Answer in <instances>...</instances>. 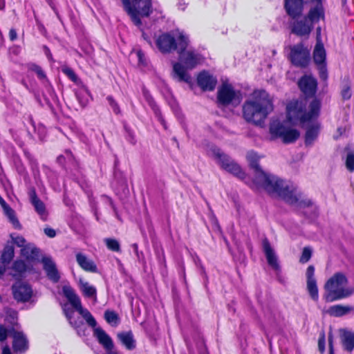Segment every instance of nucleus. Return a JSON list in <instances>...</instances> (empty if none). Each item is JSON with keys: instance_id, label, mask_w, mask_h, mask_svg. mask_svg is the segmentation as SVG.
Wrapping results in <instances>:
<instances>
[{"instance_id": "nucleus-1", "label": "nucleus", "mask_w": 354, "mask_h": 354, "mask_svg": "<svg viewBox=\"0 0 354 354\" xmlns=\"http://www.w3.org/2000/svg\"><path fill=\"white\" fill-rule=\"evenodd\" d=\"M252 181L258 188L276 194L290 204L300 207H309L313 204L310 199L298 192L294 187L269 176L261 169L252 172Z\"/></svg>"}, {"instance_id": "nucleus-2", "label": "nucleus", "mask_w": 354, "mask_h": 354, "mask_svg": "<svg viewBox=\"0 0 354 354\" xmlns=\"http://www.w3.org/2000/svg\"><path fill=\"white\" fill-rule=\"evenodd\" d=\"M274 110L273 98L266 91H254L243 106L244 119L256 125H260Z\"/></svg>"}, {"instance_id": "nucleus-3", "label": "nucleus", "mask_w": 354, "mask_h": 354, "mask_svg": "<svg viewBox=\"0 0 354 354\" xmlns=\"http://www.w3.org/2000/svg\"><path fill=\"white\" fill-rule=\"evenodd\" d=\"M319 107L320 102L314 100L310 104L309 111L306 112L305 104L301 101L292 100L286 102L284 114L278 118L284 122L299 125L317 116Z\"/></svg>"}, {"instance_id": "nucleus-4", "label": "nucleus", "mask_w": 354, "mask_h": 354, "mask_svg": "<svg viewBox=\"0 0 354 354\" xmlns=\"http://www.w3.org/2000/svg\"><path fill=\"white\" fill-rule=\"evenodd\" d=\"M324 298L326 301L348 298L354 294V286L349 283L347 275L337 272L329 277L324 285Z\"/></svg>"}, {"instance_id": "nucleus-5", "label": "nucleus", "mask_w": 354, "mask_h": 354, "mask_svg": "<svg viewBox=\"0 0 354 354\" xmlns=\"http://www.w3.org/2000/svg\"><path fill=\"white\" fill-rule=\"evenodd\" d=\"M297 124L284 122L279 118H272L270 122L269 131L272 136L280 138L284 143L296 141L300 136Z\"/></svg>"}, {"instance_id": "nucleus-6", "label": "nucleus", "mask_w": 354, "mask_h": 354, "mask_svg": "<svg viewBox=\"0 0 354 354\" xmlns=\"http://www.w3.org/2000/svg\"><path fill=\"white\" fill-rule=\"evenodd\" d=\"M156 45L162 53H169L171 50L185 49L188 45L187 38L180 32L165 33L156 40Z\"/></svg>"}, {"instance_id": "nucleus-7", "label": "nucleus", "mask_w": 354, "mask_h": 354, "mask_svg": "<svg viewBox=\"0 0 354 354\" xmlns=\"http://www.w3.org/2000/svg\"><path fill=\"white\" fill-rule=\"evenodd\" d=\"M123 6L136 25L151 12V0H122Z\"/></svg>"}, {"instance_id": "nucleus-8", "label": "nucleus", "mask_w": 354, "mask_h": 354, "mask_svg": "<svg viewBox=\"0 0 354 354\" xmlns=\"http://www.w3.org/2000/svg\"><path fill=\"white\" fill-rule=\"evenodd\" d=\"M323 12L318 4L314 8L310 9L307 17L297 21L292 26V32L299 36L308 35L310 32L314 21L322 17Z\"/></svg>"}, {"instance_id": "nucleus-9", "label": "nucleus", "mask_w": 354, "mask_h": 354, "mask_svg": "<svg viewBox=\"0 0 354 354\" xmlns=\"http://www.w3.org/2000/svg\"><path fill=\"white\" fill-rule=\"evenodd\" d=\"M212 152L218 160L221 167L226 171L233 174L240 179H245L246 175L240 165L234 160L223 153L220 149L213 147Z\"/></svg>"}, {"instance_id": "nucleus-10", "label": "nucleus", "mask_w": 354, "mask_h": 354, "mask_svg": "<svg viewBox=\"0 0 354 354\" xmlns=\"http://www.w3.org/2000/svg\"><path fill=\"white\" fill-rule=\"evenodd\" d=\"M241 94L227 82L222 84L218 90V100L224 105H237L241 101Z\"/></svg>"}, {"instance_id": "nucleus-11", "label": "nucleus", "mask_w": 354, "mask_h": 354, "mask_svg": "<svg viewBox=\"0 0 354 354\" xmlns=\"http://www.w3.org/2000/svg\"><path fill=\"white\" fill-rule=\"evenodd\" d=\"M63 292L69 302L83 317L87 324L92 327H95L96 325L95 320L87 310L82 307L80 300L74 290L71 287L64 286L63 288Z\"/></svg>"}, {"instance_id": "nucleus-12", "label": "nucleus", "mask_w": 354, "mask_h": 354, "mask_svg": "<svg viewBox=\"0 0 354 354\" xmlns=\"http://www.w3.org/2000/svg\"><path fill=\"white\" fill-rule=\"evenodd\" d=\"M12 295L13 299L18 303L31 302L34 297V292L32 287L24 281H17L12 287Z\"/></svg>"}, {"instance_id": "nucleus-13", "label": "nucleus", "mask_w": 354, "mask_h": 354, "mask_svg": "<svg viewBox=\"0 0 354 354\" xmlns=\"http://www.w3.org/2000/svg\"><path fill=\"white\" fill-rule=\"evenodd\" d=\"M12 241L18 247L22 248L21 250V258L28 259L29 260L33 261L35 258V255H39V250L30 243H27L24 237L17 236L15 238L11 236Z\"/></svg>"}, {"instance_id": "nucleus-14", "label": "nucleus", "mask_w": 354, "mask_h": 354, "mask_svg": "<svg viewBox=\"0 0 354 354\" xmlns=\"http://www.w3.org/2000/svg\"><path fill=\"white\" fill-rule=\"evenodd\" d=\"M306 288L310 298L314 301L319 299V288L315 275V267L309 266L306 271Z\"/></svg>"}, {"instance_id": "nucleus-15", "label": "nucleus", "mask_w": 354, "mask_h": 354, "mask_svg": "<svg viewBox=\"0 0 354 354\" xmlns=\"http://www.w3.org/2000/svg\"><path fill=\"white\" fill-rule=\"evenodd\" d=\"M179 49L180 59L188 68H193L196 65L202 63L203 58L192 49L187 48Z\"/></svg>"}, {"instance_id": "nucleus-16", "label": "nucleus", "mask_w": 354, "mask_h": 354, "mask_svg": "<svg viewBox=\"0 0 354 354\" xmlns=\"http://www.w3.org/2000/svg\"><path fill=\"white\" fill-rule=\"evenodd\" d=\"M290 57L294 64L304 66L309 60V50L302 45H297L292 48Z\"/></svg>"}, {"instance_id": "nucleus-17", "label": "nucleus", "mask_w": 354, "mask_h": 354, "mask_svg": "<svg viewBox=\"0 0 354 354\" xmlns=\"http://www.w3.org/2000/svg\"><path fill=\"white\" fill-rule=\"evenodd\" d=\"M39 262V255H35L33 261L28 259H23L16 261L12 266L14 276L20 275L26 271H30L35 269V266Z\"/></svg>"}, {"instance_id": "nucleus-18", "label": "nucleus", "mask_w": 354, "mask_h": 354, "mask_svg": "<svg viewBox=\"0 0 354 354\" xmlns=\"http://www.w3.org/2000/svg\"><path fill=\"white\" fill-rule=\"evenodd\" d=\"M40 261L43 264L44 270H45L48 278L54 282L58 281L59 279V274L56 265L53 259L50 257L46 256L41 257L39 254V261Z\"/></svg>"}, {"instance_id": "nucleus-19", "label": "nucleus", "mask_w": 354, "mask_h": 354, "mask_svg": "<svg viewBox=\"0 0 354 354\" xmlns=\"http://www.w3.org/2000/svg\"><path fill=\"white\" fill-rule=\"evenodd\" d=\"M263 251L268 264L275 271L280 270V266L274 249L268 240L263 241Z\"/></svg>"}, {"instance_id": "nucleus-20", "label": "nucleus", "mask_w": 354, "mask_h": 354, "mask_svg": "<svg viewBox=\"0 0 354 354\" xmlns=\"http://www.w3.org/2000/svg\"><path fill=\"white\" fill-rule=\"evenodd\" d=\"M197 82L199 86L205 91L213 90L217 82L216 79L207 71H203L198 74Z\"/></svg>"}, {"instance_id": "nucleus-21", "label": "nucleus", "mask_w": 354, "mask_h": 354, "mask_svg": "<svg viewBox=\"0 0 354 354\" xmlns=\"http://www.w3.org/2000/svg\"><path fill=\"white\" fill-rule=\"evenodd\" d=\"M354 308L349 305L337 304L333 305L328 308L323 310V314L328 315L331 317H342L351 313Z\"/></svg>"}, {"instance_id": "nucleus-22", "label": "nucleus", "mask_w": 354, "mask_h": 354, "mask_svg": "<svg viewBox=\"0 0 354 354\" xmlns=\"http://www.w3.org/2000/svg\"><path fill=\"white\" fill-rule=\"evenodd\" d=\"M13 338L12 347L15 352H22L27 349L28 342L24 335L15 330L10 331Z\"/></svg>"}, {"instance_id": "nucleus-23", "label": "nucleus", "mask_w": 354, "mask_h": 354, "mask_svg": "<svg viewBox=\"0 0 354 354\" xmlns=\"http://www.w3.org/2000/svg\"><path fill=\"white\" fill-rule=\"evenodd\" d=\"M94 335L106 350L110 353L112 352L111 351L114 346L113 341L102 328H95L94 329Z\"/></svg>"}, {"instance_id": "nucleus-24", "label": "nucleus", "mask_w": 354, "mask_h": 354, "mask_svg": "<svg viewBox=\"0 0 354 354\" xmlns=\"http://www.w3.org/2000/svg\"><path fill=\"white\" fill-rule=\"evenodd\" d=\"M299 86L304 93L312 95L315 91L317 83L311 76L304 75L299 82Z\"/></svg>"}, {"instance_id": "nucleus-25", "label": "nucleus", "mask_w": 354, "mask_h": 354, "mask_svg": "<svg viewBox=\"0 0 354 354\" xmlns=\"http://www.w3.org/2000/svg\"><path fill=\"white\" fill-rule=\"evenodd\" d=\"M117 337L127 350H133L136 348V343L132 332H121L117 334Z\"/></svg>"}, {"instance_id": "nucleus-26", "label": "nucleus", "mask_w": 354, "mask_h": 354, "mask_svg": "<svg viewBox=\"0 0 354 354\" xmlns=\"http://www.w3.org/2000/svg\"><path fill=\"white\" fill-rule=\"evenodd\" d=\"M303 8L302 0H286V8L289 15L295 17L301 14Z\"/></svg>"}, {"instance_id": "nucleus-27", "label": "nucleus", "mask_w": 354, "mask_h": 354, "mask_svg": "<svg viewBox=\"0 0 354 354\" xmlns=\"http://www.w3.org/2000/svg\"><path fill=\"white\" fill-rule=\"evenodd\" d=\"M3 210V213L8 219L9 222L12 225L15 229L20 230L21 225L16 215L15 211L11 208L7 203L1 207Z\"/></svg>"}, {"instance_id": "nucleus-28", "label": "nucleus", "mask_w": 354, "mask_h": 354, "mask_svg": "<svg viewBox=\"0 0 354 354\" xmlns=\"http://www.w3.org/2000/svg\"><path fill=\"white\" fill-rule=\"evenodd\" d=\"M76 260L79 266L86 271L95 272L96 266L92 261L88 259L85 255L82 253L76 254Z\"/></svg>"}, {"instance_id": "nucleus-29", "label": "nucleus", "mask_w": 354, "mask_h": 354, "mask_svg": "<svg viewBox=\"0 0 354 354\" xmlns=\"http://www.w3.org/2000/svg\"><path fill=\"white\" fill-rule=\"evenodd\" d=\"M79 284L80 288L84 296L95 297V299H96V290L93 286L82 279H80Z\"/></svg>"}, {"instance_id": "nucleus-30", "label": "nucleus", "mask_w": 354, "mask_h": 354, "mask_svg": "<svg viewBox=\"0 0 354 354\" xmlns=\"http://www.w3.org/2000/svg\"><path fill=\"white\" fill-rule=\"evenodd\" d=\"M340 334L346 349L351 351L354 347V333L345 330H341Z\"/></svg>"}, {"instance_id": "nucleus-31", "label": "nucleus", "mask_w": 354, "mask_h": 354, "mask_svg": "<svg viewBox=\"0 0 354 354\" xmlns=\"http://www.w3.org/2000/svg\"><path fill=\"white\" fill-rule=\"evenodd\" d=\"M314 60L317 64H322L326 58V52L323 44L317 39L313 53Z\"/></svg>"}, {"instance_id": "nucleus-32", "label": "nucleus", "mask_w": 354, "mask_h": 354, "mask_svg": "<svg viewBox=\"0 0 354 354\" xmlns=\"http://www.w3.org/2000/svg\"><path fill=\"white\" fill-rule=\"evenodd\" d=\"M247 160L252 172L261 169L259 164V156L254 151H250L246 155Z\"/></svg>"}, {"instance_id": "nucleus-33", "label": "nucleus", "mask_w": 354, "mask_h": 354, "mask_svg": "<svg viewBox=\"0 0 354 354\" xmlns=\"http://www.w3.org/2000/svg\"><path fill=\"white\" fill-rule=\"evenodd\" d=\"M174 72L180 81H183L187 83L190 82L191 79L189 75L180 64L177 63L174 65Z\"/></svg>"}, {"instance_id": "nucleus-34", "label": "nucleus", "mask_w": 354, "mask_h": 354, "mask_svg": "<svg viewBox=\"0 0 354 354\" xmlns=\"http://www.w3.org/2000/svg\"><path fill=\"white\" fill-rule=\"evenodd\" d=\"M319 125L317 124L310 126L306 134V142L310 144L317 136Z\"/></svg>"}, {"instance_id": "nucleus-35", "label": "nucleus", "mask_w": 354, "mask_h": 354, "mask_svg": "<svg viewBox=\"0 0 354 354\" xmlns=\"http://www.w3.org/2000/svg\"><path fill=\"white\" fill-rule=\"evenodd\" d=\"M31 201L35 207V210L41 216L45 215L46 209L44 204L37 198L35 194L31 195Z\"/></svg>"}, {"instance_id": "nucleus-36", "label": "nucleus", "mask_w": 354, "mask_h": 354, "mask_svg": "<svg viewBox=\"0 0 354 354\" xmlns=\"http://www.w3.org/2000/svg\"><path fill=\"white\" fill-rule=\"evenodd\" d=\"M14 257V248L12 245H6L3 250L1 259L3 263H9Z\"/></svg>"}, {"instance_id": "nucleus-37", "label": "nucleus", "mask_w": 354, "mask_h": 354, "mask_svg": "<svg viewBox=\"0 0 354 354\" xmlns=\"http://www.w3.org/2000/svg\"><path fill=\"white\" fill-rule=\"evenodd\" d=\"M104 317L106 322L111 324L116 325L118 324V316L113 311H106Z\"/></svg>"}, {"instance_id": "nucleus-38", "label": "nucleus", "mask_w": 354, "mask_h": 354, "mask_svg": "<svg viewBox=\"0 0 354 354\" xmlns=\"http://www.w3.org/2000/svg\"><path fill=\"white\" fill-rule=\"evenodd\" d=\"M312 255V250L309 248H304L302 250L301 255L299 259V262L301 263H305L308 262Z\"/></svg>"}, {"instance_id": "nucleus-39", "label": "nucleus", "mask_w": 354, "mask_h": 354, "mask_svg": "<svg viewBox=\"0 0 354 354\" xmlns=\"http://www.w3.org/2000/svg\"><path fill=\"white\" fill-rule=\"evenodd\" d=\"M5 313L6 314V319L14 324L17 319V312L11 308H6Z\"/></svg>"}, {"instance_id": "nucleus-40", "label": "nucleus", "mask_w": 354, "mask_h": 354, "mask_svg": "<svg viewBox=\"0 0 354 354\" xmlns=\"http://www.w3.org/2000/svg\"><path fill=\"white\" fill-rule=\"evenodd\" d=\"M62 71L65 75H66L73 82L77 83L78 82V78L74 71L66 66H64L62 68Z\"/></svg>"}, {"instance_id": "nucleus-41", "label": "nucleus", "mask_w": 354, "mask_h": 354, "mask_svg": "<svg viewBox=\"0 0 354 354\" xmlns=\"http://www.w3.org/2000/svg\"><path fill=\"white\" fill-rule=\"evenodd\" d=\"M106 246L111 250L113 251H119L120 250V244L119 243L115 240L111 239H107L105 240Z\"/></svg>"}, {"instance_id": "nucleus-42", "label": "nucleus", "mask_w": 354, "mask_h": 354, "mask_svg": "<svg viewBox=\"0 0 354 354\" xmlns=\"http://www.w3.org/2000/svg\"><path fill=\"white\" fill-rule=\"evenodd\" d=\"M346 166V168L350 171H353L354 169V154L349 153L347 155Z\"/></svg>"}, {"instance_id": "nucleus-43", "label": "nucleus", "mask_w": 354, "mask_h": 354, "mask_svg": "<svg viewBox=\"0 0 354 354\" xmlns=\"http://www.w3.org/2000/svg\"><path fill=\"white\" fill-rule=\"evenodd\" d=\"M10 329L8 330L3 325L0 324V342H3L7 339L8 333H10Z\"/></svg>"}, {"instance_id": "nucleus-44", "label": "nucleus", "mask_w": 354, "mask_h": 354, "mask_svg": "<svg viewBox=\"0 0 354 354\" xmlns=\"http://www.w3.org/2000/svg\"><path fill=\"white\" fill-rule=\"evenodd\" d=\"M30 68L32 71L35 72L39 78L43 79L45 77L44 73L39 66L32 64L30 66Z\"/></svg>"}, {"instance_id": "nucleus-45", "label": "nucleus", "mask_w": 354, "mask_h": 354, "mask_svg": "<svg viewBox=\"0 0 354 354\" xmlns=\"http://www.w3.org/2000/svg\"><path fill=\"white\" fill-rule=\"evenodd\" d=\"M325 342H326L325 334L322 333L320 335V337L319 339V342H318L319 349L321 352H324V351L325 349Z\"/></svg>"}, {"instance_id": "nucleus-46", "label": "nucleus", "mask_w": 354, "mask_h": 354, "mask_svg": "<svg viewBox=\"0 0 354 354\" xmlns=\"http://www.w3.org/2000/svg\"><path fill=\"white\" fill-rule=\"evenodd\" d=\"M351 88L348 86H346L342 91V96L344 99H348L351 97Z\"/></svg>"}, {"instance_id": "nucleus-47", "label": "nucleus", "mask_w": 354, "mask_h": 354, "mask_svg": "<svg viewBox=\"0 0 354 354\" xmlns=\"http://www.w3.org/2000/svg\"><path fill=\"white\" fill-rule=\"evenodd\" d=\"M44 233L50 238H53L56 234L55 230L50 227L45 228Z\"/></svg>"}, {"instance_id": "nucleus-48", "label": "nucleus", "mask_w": 354, "mask_h": 354, "mask_svg": "<svg viewBox=\"0 0 354 354\" xmlns=\"http://www.w3.org/2000/svg\"><path fill=\"white\" fill-rule=\"evenodd\" d=\"M9 37L10 40L14 41L17 37V34L14 29H11L9 32Z\"/></svg>"}, {"instance_id": "nucleus-49", "label": "nucleus", "mask_w": 354, "mask_h": 354, "mask_svg": "<svg viewBox=\"0 0 354 354\" xmlns=\"http://www.w3.org/2000/svg\"><path fill=\"white\" fill-rule=\"evenodd\" d=\"M2 354H12L10 348L8 345H5L2 347Z\"/></svg>"}, {"instance_id": "nucleus-50", "label": "nucleus", "mask_w": 354, "mask_h": 354, "mask_svg": "<svg viewBox=\"0 0 354 354\" xmlns=\"http://www.w3.org/2000/svg\"><path fill=\"white\" fill-rule=\"evenodd\" d=\"M332 341H333V333H332V329H330L329 334H328V343H329V348L330 351H332Z\"/></svg>"}, {"instance_id": "nucleus-51", "label": "nucleus", "mask_w": 354, "mask_h": 354, "mask_svg": "<svg viewBox=\"0 0 354 354\" xmlns=\"http://www.w3.org/2000/svg\"><path fill=\"white\" fill-rule=\"evenodd\" d=\"M6 266L0 264V279H1L2 277L3 276V274L6 272Z\"/></svg>"}, {"instance_id": "nucleus-52", "label": "nucleus", "mask_w": 354, "mask_h": 354, "mask_svg": "<svg viewBox=\"0 0 354 354\" xmlns=\"http://www.w3.org/2000/svg\"><path fill=\"white\" fill-rule=\"evenodd\" d=\"M0 204H1V206H3V205H6V203L4 201V200L0 196Z\"/></svg>"}, {"instance_id": "nucleus-53", "label": "nucleus", "mask_w": 354, "mask_h": 354, "mask_svg": "<svg viewBox=\"0 0 354 354\" xmlns=\"http://www.w3.org/2000/svg\"><path fill=\"white\" fill-rule=\"evenodd\" d=\"M138 55L139 57V59H140V61L141 62V59H142V57H141V55L140 53H138Z\"/></svg>"}, {"instance_id": "nucleus-54", "label": "nucleus", "mask_w": 354, "mask_h": 354, "mask_svg": "<svg viewBox=\"0 0 354 354\" xmlns=\"http://www.w3.org/2000/svg\"><path fill=\"white\" fill-rule=\"evenodd\" d=\"M109 354H119V353L117 352H111V353H109Z\"/></svg>"}, {"instance_id": "nucleus-55", "label": "nucleus", "mask_w": 354, "mask_h": 354, "mask_svg": "<svg viewBox=\"0 0 354 354\" xmlns=\"http://www.w3.org/2000/svg\"><path fill=\"white\" fill-rule=\"evenodd\" d=\"M3 298L1 297V295H0V302L2 301Z\"/></svg>"}, {"instance_id": "nucleus-56", "label": "nucleus", "mask_w": 354, "mask_h": 354, "mask_svg": "<svg viewBox=\"0 0 354 354\" xmlns=\"http://www.w3.org/2000/svg\"><path fill=\"white\" fill-rule=\"evenodd\" d=\"M32 254L31 252H28V256H32Z\"/></svg>"}, {"instance_id": "nucleus-57", "label": "nucleus", "mask_w": 354, "mask_h": 354, "mask_svg": "<svg viewBox=\"0 0 354 354\" xmlns=\"http://www.w3.org/2000/svg\"><path fill=\"white\" fill-rule=\"evenodd\" d=\"M319 0H316V1H318Z\"/></svg>"}]
</instances>
